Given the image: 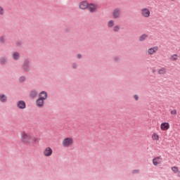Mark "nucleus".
Masks as SVG:
<instances>
[{
	"label": "nucleus",
	"mask_w": 180,
	"mask_h": 180,
	"mask_svg": "<svg viewBox=\"0 0 180 180\" xmlns=\"http://www.w3.org/2000/svg\"><path fill=\"white\" fill-rule=\"evenodd\" d=\"M171 169H172V171L173 172V173L174 174L178 175V173L179 172V167H172L171 168Z\"/></svg>",
	"instance_id": "obj_19"
},
{
	"label": "nucleus",
	"mask_w": 180,
	"mask_h": 180,
	"mask_svg": "<svg viewBox=\"0 0 180 180\" xmlns=\"http://www.w3.org/2000/svg\"><path fill=\"white\" fill-rule=\"evenodd\" d=\"M0 102L1 103H6L8 102V96L5 94H0Z\"/></svg>",
	"instance_id": "obj_14"
},
{
	"label": "nucleus",
	"mask_w": 180,
	"mask_h": 180,
	"mask_svg": "<svg viewBox=\"0 0 180 180\" xmlns=\"http://www.w3.org/2000/svg\"><path fill=\"white\" fill-rule=\"evenodd\" d=\"M176 0H171V1L174 2V1H176Z\"/></svg>",
	"instance_id": "obj_35"
},
{
	"label": "nucleus",
	"mask_w": 180,
	"mask_h": 180,
	"mask_svg": "<svg viewBox=\"0 0 180 180\" xmlns=\"http://www.w3.org/2000/svg\"><path fill=\"white\" fill-rule=\"evenodd\" d=\"M178 58H179V56L176 54L172 55L169 58L171 61H176L178 60Z\"/></svg>",
	"instance_id": "obj_18"
},
{
	"label": "nucleus",
	"mask_w": 180,
	"mask_h": 180,
	"mask_svg": "<svg viewBox=\"0 0 180 180\" xmlns=\"http://www.w3.org/2000/svg\"><path fill=\"white\" fill-rule=\"evenodd\" d=\"M171 115H176V110H173L170 112Z\"/></svg>",
	"instance_id": "obj_28"
},
{
	"label": "nucleus",
	"mask_w": 180,
	"mask_h": 180,
	"mask_svg": "<svg viewBox=\"0 0 180 180\" xmlns=\"http://www.w3.org/2000/svg\"><path fill=\"white\" fill-rule=\"evenodd\" d=\"M160 129L162 131H167L168 129H169V124L167 122H163L162 124H161L160 125Z\"/></svg>",
	"instance_id": "obj_12"
},
{
	"label": "nucleus",
	"mask_w": 180,
	"mask_h": 180,
	"mask_svg": "<svg viewBox=\"0 0 180 180\" xmlns=\"http://www.w3.org/2000/svg\"><path fill=\"white\" fill-rule=\"evenodd\" d=\"M120 30V26L119 25H115L112 28V32H119Z\"/></svg>",
	"instance_id": "obj_22"
},
{
	"label": "nucleus",
	"mask_w": 180,
	"mask_h": 180,
	"mask_svg": "<svg viewBox=\"0 0 180 180\" xmlns=\"http://www.w3.org/2000/svg\"><path fill=\"white\" fill-rule=\"evenodd\" d=\"M20 141L21 143H23L26 146H30L32 143H36L37 141V138L30 134H27L26 131H22L20 134Z\"/></svg>",
	"instance_id": "obj_1"
},
{
	"label": "nucleus",
	"mask_w": 180,
	"mask_h": 180,
	"mask_svg": "<svg viewBox=\"0 0 180 180\" xmlns=\"http://www.w3.org/2000/svg\"><path fill=\"white\" fill-rule=\"evenodd\" d=\"M72 68H77V67H78V65H77V63H73L72 65Z\"/></svg>",
	"instance_id": "obj_29"
},
{
	"label": "nucleus",
	"mask_w": 180,
	"mask_h": 180,
	"mask_svg": "<svg viewBox=\"0 0 180 180\" xmlns=\"http://www.w3.org/2000/svg\"><path fill=\"white\" fill-rule=\"evenodd\" d=\"M87 9L89 11V12L91 13L96 12V9H98V6L96 4H88Z\"/></svg>",
	"instance_id": "obj_6"
},
{
	"label": "nucleus",
	"mask_w": 180,
	"mask_h": 180,
	"mask_svg": "<svg viewBox=\"0 0 180 180\" xmlns=\"http://www.w3.org/2000/svg\"><path fill=\"white\" fill-rule=\"evenodd\" d=\"M30 63L27 59H25L24 60V63L22 64V70H24L26 72L29 70Z\"/></svg>",
	"instance_id": "obj_10"
},
{
	"label": "nucleus",
	"mask_w": 180,
	"mask_h": 180,
	"mask_svg": "<svg viewBox=\"0 0 180 180\" xmlns=\"http://www.w3.org/2000/svg\"><path fill=\"white\" fill-rule=\"evenodd\" d=\"M139 171L136 169L132 172L133 174H139Z\"/></svg>",
	"instance_id": "obj_33"
},
{
	"label": "nucleus",
	"mask_w": 180,
	"mask_h": 180,
	"mask_svg": "<svg viewBox=\"0 0 180 180\" xmlns=\"http://www.w3.org/2000/svg\"><path fill=\"white\" fill-rule=\"evenodd\" d=\"M157 51H158V46H154V47H153V48H150V49L148 50V54H150V55L155 54V53H157Z\"/></svg>",
	"instance_id": "obj_13"
},
{
	"label": "nucleus",
	"mask_w": 180,
	"mask_h": 180,
	"mask_svg": "<svg viewBox=\"0 0 180 180\" xmlns=\"http://www.w3.org/2000/svg\"><path fill=\"white\" fill-rule=\"evenodd\" d=\"M43 155L44 157H51L53 155V149L50 146L45 148L43 150Z\"/></svg>",
	"instance_id": "obj_4"
},
{
	"label": "nucleus",
	"mask_w": 180,
	"mask_h": 180,
	"mask_svg": "<svg viewBox=\"0 0 180 180\" xmlns=\"http://www.w3.org/2000/svg\"><path fill=\"white\" fill-rule=\"evenodd\" d=\"M20 57V54L19 53V52H14L13 53V60H19Z\"/></svg>",
	"instance_id": "obj_17"
},
{
	"label": "nucleus",
	"mask_w": 180,
	"mask_h": 180,
	"mask_svg": "<svg viewBox=\"0 0 180 180\" xmlns=\"http://www.w3.org/2000/svg\"><path fill=\"white\" fill-rule=\"evenodd\" d=\"M119 58L118 57H115L114 58V61H115V63H117V61H119Z\"/></svg>",
	"instance_id": "obj_31"
},
{
	"label": "nucleus",
	"mask_w": 180,
	"mask_h": 180,
	"mask_svg": "<svg viewBox=\"0 0 180 180\" xmlns=\"http://www.w3.org/2000/svg\"><path fill=\"white\" fill-rule=\"evenodd\" d=\"M39 98L42 99V101H46L47 99V92L42 91L39 94Z\"/></svg>",
	"instance_id": "obj_9"
},
{
	"label": "nucleus",
	"mask_w": 180,
	"mask_h": 180,
	"mask_svg": "<svg viewBox=\"0 0 180 180\" xmlns=\"http://www.w3.org/2000/svg\"><path fill=\"white\" fill-rule=\"evenodd\" d=\"M25 79H26V77H25L24 76H22L19 78L20 82H25Z\"/></svg>",
	"instance_id": "obj_27"
},
{
	"label": "nucleus",
	"mask_w": 180,
	"mask_h": 180,
	"mask_svg": "<svg viewBox=\"0 0 180 180\" xmlns=\"http://www.w3.org/2000/svg\"><path fill=\"white\" fill-rule=\"evenodd\" d=\"M36 105L38 108H43L44 105V100H42L41 98L37 99Z\"/></svg>",
	"instance_id": "obj_11"
},
{
	"label": "nucleus",
	"mask_w": 180,
	"mask_h": 180,
	"mask_svg": "<svg viewBox=\"0 0 180 180\" xmlns=\"http://www.w3.org/2000/svg\"><path fill=\"white\" fill-rule=\"evenodd\" d=\"M0 15H5V9H4V7L0 6Z\"/></svg>",
	"instance_id": "obj_23"
},
{
	"label": "nucleus",
	"mask_w": 180,
	"mask_h": 180,
	"mask_svg": "<svg viewBox=\"0 0 180 180\" xmlns=\"http://www.w3.org/2000/svg\"><path fill=\"white\" fill-rule=\"evenodd\" d=\"M17 108L21 110L26 109V103L24 101H19L17 103Z\"/></svg>",
	"instance_id": "obj_7"
},
{
	"label": "nucleus",
	"mask_w": 180,
	"mask_h": 180,
	"mask_svg": "<svg viewBox=\"0 0 180 180\" xmlns=\"http://www.w3.org/2000/svg\"><path fill=\"white\" fill-rule=\"evenodd\" d=\"M134 98L135 99V101H139V96L137 95H134Z\"/></svg>",
	"instance_id": "obj_32"
},
{
	"label": "nucleus",
	"mask_w": 180,
	"mask_h": 180,
	"mask_svg": "<svg viewBox=\"0 0 180 180\" xmlns=\"http://www.w3.org/2000/svg\"><path fill=\"white\" fill-rule=\"evenodd\" d=\"M74 145V139L72 137H65L62 141V146L64 148H68Z\"/></svg>",
	"instance_id": "obj_2"
},
{
	"label": "nucleus",
	"mask_w": 180,
	"mask_h": 180,
	"mask_svg": "<svg viewBox=\"0 0 180 180\" xmlns=\"http://www.w3.org/2000/svg\"><path fill=\"white\" fill-rule=\"evenodd\" d=\"M113 19H119L120 18V9L115 8L112 13Z\"/></svg>",
	"instance_id": "obj_5"
},
{
	"label": "nucleus",
	"mask_w": 180,
	"mask_h": 180,
	"mask_svg": "<svg viewBox=\"0 0 180 180\" xmlns=\"http://www.w3.org/2000/svg\"><path fill=\"white\" fill-rule=\"evenodd\" d=\"M140 13L143 18H148L151 15L150 9L147 8H142L141 9Z\"/></svg>",
	"instance_id": "obj_3"
},
{
	"label": "nucleus",
	"mask_w": 180,
	"mask_h": 180,
	"mask_svg": "<svg viewBox=\"0 0 180 180\" xmlns=\"http://www.w3.org/2000/svg\"><path fill=\"white\" fill-rule=\"evenodd\" d=\"M158 72L160 75H164L167 73V69L165 68H161V69H159Z\"/></svg>",
	"instance_id": "obj_21"
},
{
	"label": "nucleus",
	"mask_w": 180,
	"mask_h": 180,
	"mask_svg": "<svg viewBox=\"0 0 180 180\" xmlns=\"http://www.w3.org/2000/svg\"><path fill=\"white\" fill-rule=\"evenodd\" d=\"M38 94H39V93L37 92V91H36V90H32V91H31V92L30 93V98H37V96Z\"/></svg>",
	"instance_id": "obj_15"
},
{
	"label": "nucleus",
	"mask_w": 180,
	"mask_h": 180,
	"mask_svg": "<svg viewBox=\"0 0 180 180\" xmlns=\"http://www.w3.org/2000/svg\"><path fill=\"white\" fill-rule=\"evenodd\" d=\"M0 41H1V43H4L5 42V38L1 37Z\"/></svg>",
	"instance_id": "obj_30"
},
{
	"label": "nucleus",
	"mask_w": 180,
	"mask_h": 180,
	"mask_svg": "<svg viewBox=\"0 0 180 180\" xmlns=\"http://www.w3.org/2000/svg\"><path fill=\"white\" fill-rule=\"evenodd\" d=\"M152 139H153V140H155V141L158 140V134H153L152 135Z\"/></svg>",
	"instance_id": "obj_25"
},
{
	"label": "nucleus",
	"mask_w": 180,
	"mask_h": 180,
	"mask_svg": "<svg viewBox=\"0 0 180 180\" xmlns=\"http://www.w3.org/2000/svg\"><path fill=\"white\" fill-rule=\"evenodd\" d=\"M107 26L109 29H112L115 26V20H110L107 23Z\"/></svg>",
	"instance_id": "obj_16"
},
{
	"label": "nucleus",
	"mask_w": 180,
	"mask_h": 180,
	"mask_svg": "<svg viewBox=\"0 0 180 180\" xmlns=\"http://www.w3.org/2000/svg\"><path fill=\"white\" fill-rule=\"evenodd\" d=\"M153 162L154 165H158V158H155L153 160Z\"/></svg>",
	"instance_id": "obj_26"
},
{
	"label": "nucleus",
	"mask_w": 180,
	"mask_h": 180,
	"mask_svg": "<svg viewBox=\"0 0 180 180\" xmlns=\"http://www.w3.org/2000/svg\"><path fill=\"white\" fill-rule=\"evenodd\" d=\"M5 63H6V59L5 57H1L0 58V64H5Z\"/></svg>",
	"instance_id": "obj_24"
},
{
	"label": "nucleus",
	"mask_w": 180,
	"mask_h": 180,
	"mask_svg": "<svg viewBox=\"0 0 180 180\" xmlns=\"http://www.w3.org/2000/svg\"><path fill=\"white\" fill-rule=\"evenodd\" d=\"M88 1H84L79 4V9H88Z\"/></svg>",
	"instance_id": "obj_8"
},
{
	"label": "nucleus",
	"mask_w": 180,
	"mask_h": 180,
	"mask_svg": "<svg viewBox=\"0 0 180 180\" xmlns=\"http://www.w3.org/2000/svg\"><path fill=\"white\" fill-rule=\"evenodd\" d=\"M147 37H148V35H147L146 34L141 35L139 37V41H144V40H146V39H147Z\"/></svg>",
	"instance_id": "obj_20"
},
{
	"label": "nucleus",
	"mask_w": 180,
	"mask_h": 180,
	"mask_svg": "<svg viewBox=\"0 0 180 180\" xmlns=\"http://www.w3.org/2000/svg\"><path fill=\"white\" fill-rule=\"evenodd\" d=\"M82 57V55H81V54H77V58H81Z\"/></svg>",
	"instance_id": "obj_34"
}]
</instances>
